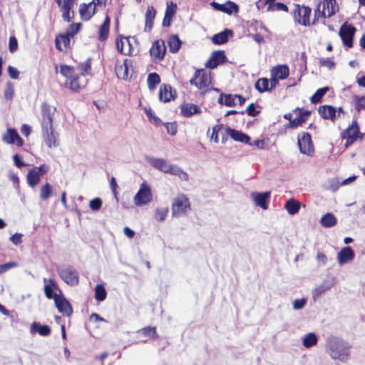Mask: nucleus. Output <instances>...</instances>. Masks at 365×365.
Masks as SVG:
<instances>
[{
	"mask_svg": "<svg viewBox=\"0 0 365 365\" xmlns=\"http://www.w3.org/2000/svg\"><path fill=\"white\" fill-rule=\"evenodd\" d=\"M57 284L54 279H49V284H46L44 286V292L45 295L48 299H53L55 301V299H58V297H60L61 295L57 294L53 292L54 289H57Z\"/></svg>",
	"mask_w": 365,
	"mask_h": 365,
	"instance_id": "31",
	"label": "nucleus"
},
{
	"mask_svg": "<svg viewBox=\"0 0 365 365\" xmlns=\"http://www.w3.org/2000/svg\"><path fill=\"white\" fill-rule=\"evenodd\" d=\"M55 305L60 313L67 317H70L73 314L72 306L63 295L55 299Z\"/></svg>",
	"mask_w": 365,
	"mask_h": 365,
	"instance_id": "14",
	"label": "nucleus"
},
{
	"mask_svg": "<svg viewBox=\"0 0 365 365\" xmlns=\"http://www.w3.org/2000/svg\"><path fill=\"white\" fill-rule=\"evenodd\" d=\"M297 144L299 151L302 154L311 156L314 153V150L312 141V137L309 133L303 132L299 134Z\"/></svg>",
	"mask_w": 365,
	"mask_h": 365,
	"instance_id": "7",
	"label": "nucleus"
},
{
	"mask_svg": "<svg viewBox=\"0 0 365 365\" xmlns=\"http://www.w3.org/2000/svg\"><path fill=\"white\" fill-rule=\"evenodd\" d=\"M57 272L62 280L71 286H76L79 282L78 272L72 266L68 265L58 267Z\"/></svg>",
	"mask_w": 365,
	"mask_h": 365,
	"instance_id": "3",
	"label": "nucleus"
},
{
	"mask_svg": "<svg viewBox=\"0 0 365 365\" xmlns=\"http://www.w3.org/2000/svg\"><path fill=\"white\" fill-rule=\"evenodd\" d=\"M168 45L171 53H176L179 51L182 41L177 35H172L168 41Z\"/></svg>",
	"mask_w": 365,
	"mask_h": 365,
	"instance_id": "37",
	"label": "nucleus"
},
{
	"mask_svg": "<svg viewBox=\"0 0 365 365\" xmlns=\"http://www.w3.org/2000/svg\"><path fill=\"white\" fill-rule=\"evenodd\" d=\"M177 6L173 2L167 3L165 15L173 17L175 13Z\"/></svg>",
	"mask_w": 365,
	"mask_h": 365,
	"instance_id": "61",
	"label": "nucleus"
},
{
	"mask_svg": "<svg viewBox=\"0 0 365 365\" xmlns=\"http://www.w3.org/2000/svg\"><path fill=\"white\" fill-rule=\"evenodd\" d=\"M211 5L215 9L230 15L239 11L238 5L230 1H227L225 4H218L215 1H212Z\"/></svg>",
	"mask_w": 365,
	"mask_h": 365,
	"instance_id": "15",
	"label": "nucleus"
},
{
	"mask_svg": "<svg viewBox=\"0 0 365 365\" xmlns=\"http://www.w3.org/2000/svg\"><path fill=\"white\" fill-rule=\"evenodd\" d=\"M267 11H288V7L286 4L282 2H276L275 4L268 6Z\"/></svg>",
	"mask_w": 365,
	"mask_h": 365,
	"instance_id": "51",
	"label": "nucleus"
},
{
	"mask_svg": "<svg viewBox=\"0 0 365 365\" xmlns=\"http://www.w3.org/2000/svg\"><path fill=\"white\" fill-rule=\"evenodd\" d=\"M165 127L167 130V132L171 135H175L177 133L178 125L175 122L166 123H165Z\"/></svg>",
	"mask_w": 365,
	"mask_h": 365,
	"instance_id": "58",
	"label": "nucleus"
},
{
	"mask_svg": "<svg viewBox=\"0 0 365 365\" xmlns=\"http://www.w3.org/2000/svg\"><path fill=\"white\" fill-rule=\"evenodd\" d=\"M364 134L360 133L356 120H354L351 125H349L342 133L343 138L346 140L345 146L348 147L353 144L358 138H362Z\"/></svg>",
	"mask_w": 365,
	"mask_h": 365,
	"instance_id": "8",
	"label": "nucleus"
},
{
	"mask_svg": "<svg viewBox=\"0 0 365 365\" xmlns=\"http://www.w3.org/2000/svg\"><path fill=\"white\" fill-rule=\"evenodd\" d=\"M41 129L44 140L48 147L50 148L57 147L58 145V142L57 139L58 135L57 133L54 132L53 126L47 127V129Z\"/></svg>",
	"mask_w": 365,
	"mask_h": 365,
	"instance_id": "13",
	"label": "nucleus"
},
{
	"mask_svg": "<svg viewBox=\"0 0 365 365\" xmlns=\"http://www.w3.org/2000/svg\"><path fill=\"white\" fill-rule=\"evenodd\" d=\"M354 257V252L351 247H345L342 248L337 255L338 262L340 265L352 260Z\"/></svg>",
	"mask_w": 365,
	"mask_h": 365,
	"instance_id": "22",
	"label": "nucleus"
},
{
	"mask_svg": "<svg viewBox=\"0 0 365 365\" xmlns=\"http://www.w3.org/2000/svg\"><path fill=\"white\" fill-rule=\"evenodd\" d=\"M337 220L336 217L331 212L326 213L320 220L322 226L327 228L334 226Z\"/></svg>",
	"mask_w": 365,
	"mask_h": 365,
	"instance_id": "35",
	"label": "nucleus"
},
{
	"mask_svg": "<svg viewBox=\"0 0 365 365\" xmlns=\"http://www.w3.org/2000/svg\"><path fill=\"white\" fill-rule=\"evenodd\" d=\"M227 61V57L224 51H213L205 63V66L210 69L215 68L217 66L225 63Z\"/></svg>",
	"mask_w": 365,
	"mask_h": 365,
	"instance_id": "12",
	"label": "nucleus"
},
{
	"mask_svg": "<svg viewBox=\"0 0 365 365\" xmlns=\"http://www.w3.org/2000/svg\"><path fill=\"white\" fill-rule=\"evenodd\" d=\"M311 8L307 6L296 5L294 11V19L299 24L307 26L310 25L309 18L311 15Z\"/></svg>",
	"mask_w": 365,
	"mask_h": 365,
	"instance_id": "10",
	"label": "nucleus"
},
{
	"mask_svg": "<svg viewBox=\"0 0 365 365\" xmlns=\"http://www.w3.org/2000/svg\"><path fill=\"white\" fill-rule=\"evenodd\" d=\"M153 200V194L150 187L145 182H143L138 191L133 198L134 203L136 206L141 207L150 202Z\"/></svg>",
	"mask_w": 365,
	"mask_h": 365,
	"instance_id": "4",
	"label": "nucleus"
},
{
	"mask_svg": "<svg viewBox=\"0 0 365 365\" xmlns=\"http://www.w3.org/2000/svg\"><path fill=\"white\" fill-rule=\"evenodd\" d=\"M18 48V41L15 36H11L9 42V49L11 53L15 52Z\"/></svg>",
	"mask_w": 365,
	"mask_h": 365,
	"instance_id": "63",
	"label": "nucleus"
},
{
	"mask_svg": "<svg viewBox=\"0 0 365 365\" xmlns=\"http://www.w3.org/2000/svg\"><path fill=\"white\" fill-rule=\"evenodd\" d=\"M159 100L162 102L166 103L175 98V91L173 90L170 85H161L159 89Z\"/></svg>",
	"mask_w": 365,
	"mask_h": 365,
	"instance_id": "19",
	"label": "nucleus"
},
{
	"mask_svg": "<svg viewBox=\"0 0 365 365\" xmlns=\"http://www.w3.org/2000/svg\"><path fill=\"white\" fill-rule=\"evenodd\" d=\"M168 207L157 208L155 215L156 220L163 222L168 215Z\"/></svg>",
	"mask_w": 365,
	"mask_h": 365,
	"instance_id": "48",
	"label": "nucleus"
},
{
	"mask_svg": "<svg viewBox=\"0 0 365 365\" xmlns=\"http://www.w3.org/2000/svg\"><path fill=\"white\" fill-rule=\"evenodd\" d=\"M78 68L81 71V76H86L91 73V58H88L85 62L78 65Z\"/></svg>",
	"mask_w": 365,
	"mask_h": 365,
	"instance_id": "49",
	"label": "nucleus"
},
{
	"mask_svg": "<svg viewBox=\"0 0 365 365\" xmlns=\"http://www.w3.org/2000/svg\"><path fill=\"white\" fill-rule=\"evenodd\" d=\"M235 96L232 94H225V105L226 106H234L235 105Z\"/></svg>",
	"mask_w": 365,
	"mask_h": 365,
	"instance_id": "64",
	"label": "nucleus"
},
{
	"mask_svg": "<svg viewBox=\"0 0 365 365\" xmlns=\"http://www.w3.org/2000/svg\"><path fill=\"white\" fill-rule=\"evenodd\" d=\"M166 51V47L165 42L162 39H158L153 43V45L150 49V56L155 61H161L164 58Z\"/></svg>",
	"mask_w": 365,
	"mask_h": 365,
	"instance_id": "11",
	"label": "nucleus"
},
{
	"mask_svg": "<svg viewBox=\"0 0 365 365\" xmlns=\"http://www.w3.org/2000/svg\"><path fill=\"white\" fill-rule=\"evenodd\" d=\"M160 78L157 73H150L148 76L147 83L148 88L150 91L154 90L157 86L160 83Z\"/></svg>",
	"mask_w": 365,
	"mask_h": 365,
	"instance_id": "40",
	"label": "nucleus"
},
{
	"mask_svg": "<svg viewBox=\"0 0 365 365\" xmlns=\"http://www.w3.org/2000/svg\"><path fill=\"white\" fill-rule=\"evenodd\" d=\"M319 18H327V17H326V13L324 12V11H323L322 10V9L319 8V6L317 5V8L314 9L312 24H315Z\"/></svg>",
	"mask_w": 365,
	"mask_h": 365,
	"instance_id": "56",
	"label": "nucleus"
},
{
	"mask_svg": "<svg viewBox=\"0 0 365 365\" xmlns=\"http://www.w3.org/2000/svg\"><path fill=\"white\" fill-rule=\"evenodd\" d=\"M60 73L66 78V87L72 91H78L84 85L82 84L80 77L74 73V68L70 66H61Z\"/></svg>",
	"mask_w": 365,
	"mask_h": 365,
	"instance_id": "1",
	"label": "nucleus"
},
{
	"mask_svg": "<svg viewBox=\"0 0 365 365\" xmlns=\"http://www.w3.org/2000/svg\"><path fill=\"white\" fill-rule=\"evenodd\" d=\"M131 66L130 61L127 59L123 61V64L118 66L115 65V75L118 78H122L123 79H127L128 77V67Z\"/></svg>",
	"mask_w": 365,
	"mask_h": 365,
	"instance_id": "34",
	"label": "nucleus"
},
{
	"mask_svg": "<svg viewBox=\"0 0 365 365\" xmlns=\"http://www.w3.org/2000/svg\"><path fill=\"white\" fill-rule=\"evenodd\" d=\"M307 299L305 298L297 299L293 302V309L294 310L302 309L306 304Z\"/></svg>",
	"mask_w": 365,
	"mask_h": 365,
	"instance_id": "62",
	"label": "nucleus"
},
{
	"mask_svg": "<svg viewBox=\"0 0 365 365\" xmlns=\"http://www.w3.org/2000/svg\"><path fill=\"white\" fill-rule=\"evenodd\" d=\"M334 285L333 282L324 280L319 286L315 287L312 291V297L314 300H317L322 294L330 289Z\"/></svg>",
	"mask_w": 365,
	"mask_h": 365,
	"instance_id": "25",
	"label": "nucleus"
},
{
	"mask_svg": "<svg viewBox=\"0 0 365 365\" xmlns=\"http://www.w3.org/2000/svg\"><path fill=\"white\" fill-rule=\"evenodd\" d=\"M147 162L154 168L168 173L171 164H168L165 159L153 157H147Z\"/></svg>",
	"mask_w": 365,
	"mask_h": 365,
	"instance_id": "18",
	"label": "nucleus"
},
{
	"mask_svg": "<svg viewBox=\"0 0 365 365\" xmlns=\"http://www.w3.org/2000/svg\"><path fill=\"white\" fill-rule=\"evenodd\" d=\"M329 90L328 86H325L321 88H319L311 97L310 101L312 103L317 104L321 102L322 98L326 94V93Z\"/></svg>",
	"mask_w": 365,
	"mask_h": 365,
	"instance_id": "42",
	"label": "nucleus"
},
{
	"mask_svg": "<svg viewBox=\"0 0 365 365\" xmlns=\"http://www.w3.org/2000/svg\"><path fill=\"white\" fill-rule=\"evenodd\" d=\"M109 33V28L106 25H101L99 29V40L101 41L107 39Z\"/></svg>",
	"mask_w": 365,
	"mask_h": 365,
	"instance_id": "59",
	"label": "nucleus"
},
{
	"mask_svg": "<svg viewBox=\"0 0 365 365\" xmlns=\"http://www.w3.org/2000/svg\"><path fill=\"white\" fill-rule=\"evenodd\" d=\"M168 174L178 176L181 180L187 181L189 179L188 174L179 166L171 164Z\"/></svg>",
	"mask_w": 365,
	"mask_h": 365,
	"instance_id": "32",
	"label": "nucleus"
},
{
	"mask_svg": "<svg viewBox=\"0 0 365 365\" xmlns=\"http://www.w3.org/2000/svg\"><path fill=\"white\" fill-rule=\"evenodd\" d=\"M211 81L210 74L205 71H200V75L198 76L197 88L201 89L204 87H207Z\"/></svg>",
	"mask_w": 365,
	"mask_h": 365,
	"instance_id": "38",
	"label": "nucleus"
},
{
	"mask_svg": "<svg viewBox=\"0 0 365 365\" xmlns=\"http://www.w3.org/2000/svg\"><path fill=\"white\" fill-rule=\"evenodd\" d=\"M271 73L272 76L283 80L288 77L289 70L287 65H278L271 70Z\"/></svg>",
	"mask_w": 365,
	"mask_h": 365,
	"instance_id": "28",
	"label": "nucleus"
},
{
	"mask_svg": "<svg viewBox=\"0 0 365 365\" xmlns=\"http://www.w3.org/2000/svg\"><path fill=\"white\" fill-rule=\"evenodd\" d=\"M139 333L144 336H150L153 339H155L154 336L156 335V330L155 327H145L138 331Z\"/></svg>",
	"mask_w": 365,
	"mask_h": 365,
	"instance_id": "54",
	"label": "nucleus"
},
{
	"mask_svg": "<svg viewBox=\"0 0 365 365\" xmlns=\"http://www.w3.org/2000/svg\"><path fill=\"white\" fill-rule=\"evenodd\" d=\"M17 138H19V133L16 130L8 128L6 134L3 136V140L9 144H13Z\"/></svg>",
	"mask_w": 365,
	"mask_h": 365,
	"instance_id": "44",
	"label": "nucleus"
},
{
	"mask_svg": "<svg viewBox=\"0 0 365 365\" xmlns=\"http://www.w3.org/2000/svg\"><path fill=\"white\" fill-rule=\"evenodd\" d=\"M353 105L355 110L359 113L361 110H365V96L355 95L353 97Z\"/></svg>",
	"mask_w": 365,
	"mask_h": 365,
	"instance_id": "39",
	"label": "nucleus"
},
{
	"mask_svg": "<svg viewBox=\"0 0 365 365\" xmlns=\"http://www.w3.org/2000/svg\"><path fill=\"white\" fill-rule=\"evenodd\" d=\"M356 29L351 25L344 23L339 29V35L343 43L348 48L353 47V39Z\"/></svg>",
	"mask_w": 365,
	"mask_h": 365,
	"instance_id": "9",
	"label": "nucleus"
},
{
	"mask_svg": "<svg viewBox=\"0 0 365 365\" xmlns=\"http://www.w3.org/2000/svg\"><path fill=\"white\" fill-rule=\"evenodd\" d=\"M318 112L321 117L324 119L334 120L336 115V109L333 106L323 105L318 108Z\"/></svg>",
	"mask_w": 365,
	"mask_h": 365,
	"instance_id": "21",
	"label": "nucleus"
},
{
	"mask_svg": "<svg viewBox=\"0 0 365 365\" xmlns=\"http://www.w3.org/2000/svg\"><path fill=\"white\" fill-rule=\"evenodd\" d=\"M102 205V200L99 197L91 200L89 202L90 208L93 211L99 210Z\"/></svg>",
	"mask_w": 365,
	"mask_h": 365,
	"instance_id": "57",
	"label": "nucleus"
},
{
	"mask_svg": "<svg viewBox=\"0 0 365 365\" xmlns=\"http://www.w3.org/2000/svg\"><path fill=\"white\" fill-rule=\"evenodd\" d=\"M189 210H190V203L185 194H179L173 199L172 202V216L173 217L185 215Z\"/></svg>",
	"mask_w": 365,
	"mask_h": 365,
	"instance_id": "2",
	"label": "nucleus"
},
{
	"mask_svg": "<svg viewBox=\"0 0 365 365\" xmlns=\"http://www.w3.org/2000/svg\"><path fill=\"white\" fill-rule=\"evenodd\" d=\"M30 331L32 334L38 333L41 336H48L51 333V329L48 325L34 322L31 325Z\"/></svg>",
	"mask_w": 365,
	"mask_h": 365,
	"instance_id": "29",
	"label": "nucleus"
},
{
	"mask_svg": "<svg viewBox=\"0 0 365 365\" xmlns=\"http://www.w3.org/2000/svg\"><path fill=\"white\" fill-rule=\"evenodd\" d=\"M200 108L193 103H187L181 106V113L185 117H190L194 114L201 113Z\"/></svg>",
	"mask_w": 365,
	"mask_h": 365,
	"instance_id": "24",
	"label": "nucleus"
},
{
	"mask_svg": "<svg viewBox=\"0 0 365 365\" xmlns=\"http://www.w3.org/2000/svg\"><path fill=\"white\" fill-rule=\"evenodd\" d=\"M71 37L67 34H61L56 37L55 44L56 47L59 51H63L61 43H63L65 48H68L70 46L71 43Z\"/></svg>",
	"mask_w": 365,
	"mask_h": 365,
	"instance_id": "33",
	"label": "nucleus"
},
{
	"mask_svg": "<svg viewBox=\"0 0 365 365\" xmlns=\"http://www.w3.org/2000/svg\"><path fill=\"white\" fill-rule=\"evenodd\" d=\"M53 187L48 182L42 185L40 189V198L41 200H46L53 195Z\"/></svg>",
	"mask_w": 365,
	"mask_h": 365,
	"instance_id": "43",
	"label": "nucleus"
},
{
	"mask_svg": "<svg viewBox=\"0 0 365 365\" xmlns=\"http://www.w3.org/2000/svg\"><path fill=\"white\" fill-rule=\"evenodd\" d=\"M81 26L82 24L81 23L72 24L67 29L66 34L72 37L80 31Z\"/></svg>",
	"mask_w": 365,
	"mask_h": 365,
	"instance_id": "52",
	"label": "nucleus"
},
{
	"mask_svg": "<svg viewBox=\"0 0 365 365\" xmlns=\"http://www.w3.org/2000/svg\"><path fill=\"white\" fill-rule=\"evenodd\" d=\"M156 15V11L153 6H149L145 12V24L144 31L150 32L153 26V21Z\"/></svg>",
	"mask_w": 365,
	"mask_h": 365,
	"instance_id": "27",
	"label": "nucleus"
},
{
	"mask_svg": "<svg viewBox=\"0 0 365 365\" xmlns=\"http://www.w3.org/2000/svg\"><path fill=\"white\" fill-rule=\"evenodd\" d=\"M14 96V89L13 83L10 81L6 83V88L4 91V98L6 100L11 101L13 99Z\"/></svg>",
	"mask_w": 365,
	"mask_h": 365,
	"instance_id": "50",
	"label": "nucleus"
},
{
	"mask_svg": "<svg viewBox=\"0 0 365 365\" xmlns=\"http://www.w3.org/2000/svg\"><path fill=\"white\" fill-rule=\"evenodd\" d=\"M106 297V291L102 284H97L95 288V299L98 302L103 301Z\"/></svg>",
	"mask_w": 365,
	"mask_h": 365,
	"instance_id": "47",
	"label": "nucleus"
},
{
	"mask_svg": "<svg viewBox=\"0 0 365 365\" xmlns=\"http://www.w3.org/2000/svg\"><path fill=\"white\" fill-rule=\"evenodd\" d=\"M318 5L326 13V17L330 18L338 11V5L336 0H322Z\"/></svg>",
	"mask_w": 365,
	"mask_h": 365,
	"instance_id": "17",
	"label": "nucleus"
},
{
	"mask_svg": "<svg viewBox=\"0 0 365 365\" xmlns=\"http://www.w3.org/2000/svg\"><path fill=\"white\" fill-rule=\"evenodd\" d=\"M145 113L152 123L156 125H160L161 122L160 119L155 115L154 112L150 108L145 109Z\"/></svg>",
	"mask_w": 365,
	"mask_h": 365,
	"instance_id": "53",
	"label": "nucleus"
},
{
	"mask_svg": "<svg viewBox=\"0 0 365 365\" xmlns=\"http://www.w3.org/2000/svg\"><path fill=\"white\" fill-rule=\"evenodd\" d=\"M56 108L46 102H43L41 106V128L47 129V127L53 126V118Z\"/></svg>",
	"mask_w": 365,
	"mask_h": 365,
	"instance_id": "5",
	"label": "nucleus"
},
{
	"mask_svg": "<svg viewBox=\"0 0 365 365\" xmlns=\"http://www.w3.org/2000/svg\"><path fill=\"white\" fill-rule=\"evenodd\" d=\"M270 195L271 193L269 191L264 192H252L251 194L252 198L255 205L263 210L267 209V203L269 201Z\"/></svg>",
	"mask_w": 365,
	"mask_h": 365,
	"instance_id": "16",
	"label": "nucleus"
},
{
	"mask_svg": "<svg viewBox=\"0 0 365 365\" xmlns=\"http://www.w3.org/2000/svg\"><path fill=\"white\" fill-rule=\"evenodd\" d=\"M91 4H92V3H89L88 4H83L81 6L80 9H79V13H80L81 18L82 20H83V21L89 20L91 18L92 15L95 13V11H93V14H91L88 11V7L91 6Z\"/></svg>",
	"mask_w": 365,
	"mask_h": 365,
	"instance_id": "46",
	"label": "nucleus"
},
{
	"mask_svg": "<svg viewBox=\"0 0 365 365\" xmlns=\"http://www.w3.org/2000/svg\"><path fill=\"white\" fill-rule=\"evenodd\" d=\"M26 178L29 185L31 187H35L40 181V176L36 173V170L32 169L29 170Z\"/></svg>",
	"mask_w": 365,
	"mask_h": 365,
	"instance_id": "45",
	"label": "nucleus"
},
{
	"mask_svg": "<svg viewBox=\"0 0 365 365\" xmlns=\"http://www.w3.org/2000/svg\"><path fill=\"white\" fill-rule=\"evenodd\" d=\"M232 35L233 31L231 29H225L222 32L215 34L212 37V41L214 44L221 45L225 43Z\"/></svg>",
	"mask_w": 365,
	"mask_h": 365,
	"instance_id": "23",
	"label": "nucleus"
},
{
	"mask_svg": "<svg viewBox=\"0 0 365 365\" xmlns=\"http://www.w3.org/2000/svg\"><path fill=\"white\" fill-rule=\"evenodd\" d=\"M115 48H117L122 54L129 53L130 52V44L128 38H115Z\"/></svg>",
	"mask_w": 365,
	"mask_h": 365,
	"instance_id": "30",
	"label": "nucleus"
},
{
	"mask_svg": "<svg viewBox=\"0 0 365 365\" xmlns=\"http://www.w3.org/2000/svg\"><path fill=\"white\" fill-rule=\"evenodd\" d=\"M269 86V82L267 78H262L258 79L255 84L256 90L259 93H264L270 91Z\"/></svg>",
	"mask_w": 365,
	"mask_h": 365,
	"instance_id": "41",
	"label": "nucleus"
},
{
	"mask_svg": "<svg viewBox=\"0 0 365 365\" xmlns=\"http://www.w3.org/2000/svg\"><path fill=\"white\" fill-rule=\"evenodd\" d=\"M225 131L226 134L235 141L244 143L246 144H249L250 142V137L240 130L227 127Z\"/></svg>",
	"mask_w": 365,
	"mask_h": 365,
	"instance_id": "20",
	"label": "nucleus"
},
{
	"mask_svg": "<svg viewBox=\"0 0 365 365\" xmlns=\"http://www.w3.org/2000/svg\"><path fill=\"white\" fill-rule=\"evenodd\" d=\"M247 113L248 115L255 117L259 113V110L256 109V105L254 103H251L247 108L245 113Z\"/></svg>",
	"mask_w": 365,
	"mask_h": 365,
	"instance_id": "60",
	"label": "nucleus"
},
{
	"mask_svg": "<svg viewBox=\"0 0 365 365\" xmlns=\"http://www.w3.org/2000/svg\"><path fill=\"white\" fill-rule=\"evenodd\" d=\"M301 204L294 198L289 199L284 205L287 212L292 215H295L299 210Z\"/></svg>",
	"mask_w": 365,
	"mask_h": 365,
	"instance_id": "36",
	"label": "nucleus"
},
{
	"mask_svg": "<svg viewBox=\"0 0 365 365\" xmlns=\"http://www.w3.org/2000/svg\"><path fill=\"white\" fill-rule=\"evenodd\" d=\"M327 349L333 359L346 361L349 359L348 348L344 346L343 344H329Z\"/></svg>",
	"mask_w": 365,
	"mask_h": 365,
	"instance_id": "6",
	"label": "nucleus"
},
{
	"mask_svg": "<svg viewBox=\"0 0 365 365\" xmlns=\"http://www.w3.org/2000/svg\"><path fill=\"white\" fill-rule=\"evenodd\" d=\"M72 9H61L62 11V18L64 21L70 22L74 17V12Z\"/></svg>",
	"mask_w": 365,
	"mask_h": 365,
	"instance_id": "55",
	"label": "nucleus"
},
{
	"mask_svg": "<svg viewBox=\"0 0 365 365\" xmlns=\"http://www.w3.org/2000/svg\"><path fill=\"white\" fill-rule=\"evenodd\" d=\"M311 112L309 110H300L299 113V116L289 122V123L286 125L287 128H296L298 126L301 125L303 123H304L307 118L309 116Z\"/></svg>",
	"mask_w": 365,
	"mask_h": 365,
	"instance_id": "26",
	"label": "nucleus"
}]
</instances>
